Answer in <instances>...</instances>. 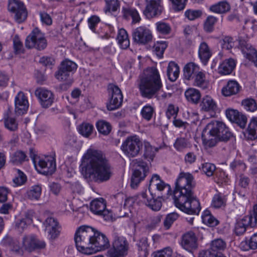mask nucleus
I'll return each instance as SVG.
<instances>
[{
  "label": "nucleus",
  "mask_w": 257,
  "mask_h": 257,
  "mask_svg": "<svg viewBox=\"0 0 257 257\" xmlns=\"http://www.w3.org/2000/svg\"><path fill=\"white\" fill-rule=\"evenodd\" d=\"M195 186L193 175L189 173L181 172L176 180L175 188L172 196L175 206L191 215H197L201 210L199 200L193 192Z\"/></svg>",
  "instance_id": "1"
},
{
  "label": "nucleus",
  "mask_w": 257,
  "mask_h": 257,
  "mask_svg": "<svg viewBox=\"0 0 257 257\" xmlns=\"http://www.w3.org/2000/svg\"><path fill=\"white\" fill-rule=\"evenodd\" d=\"M81 166L86 175L95 182H106L110 179L112 174L108 161L99 151L88 150L82 159Z\"/></svg>",
  "instance_id": "2"
},
{
  "label": "nucleus",
  "mask_w": 257,
  "mask_h": 257,
  "mask_svg": "<svg viewBox=\"0 0 257 257\" xmlns=\"http://www.w3.org/2000/svg\"><path fill=\"white\" fill-rule=\"evenodd\" d=\"M74 239L78 250L85 254L95 253L109 246L106 235L89 226H80L75 233Z\"/></svg>",
  "instance_id": "3"
},
{
  "label": "nucleus",
  "mask_w": 257,
  "mask_h": 257,
  "mask_svg": "<svg viewBox=\"0 0 257 257\" xmlns=\"http://www.w3.org/2000/svg\"><path fill=\"white\" fill-rule=\"evenodd\" d=\"M138 86L140 93L144 98L155 97L159 100H163L172 96L171 93L163 90V83L156 67L148 68L140 75Z\"/></svg>",
  "instance_id": "4"
},
{
  "label": "nucleus",
  "mask_w": 257,
  "mask_h": 257,
  "mask_svg": "<svg viewBox=\"0 0 257 257\" xmlns=\"http://www.w3.org/2000/svg\"><path fill=\"white\" fill-rule=\"evenodd\" d=\"M226 125L219 121H212L208 123L203 131L202 138L204 144L208 147H214Z\"/></svg>",
  "instance_id": "5"
},
{
  "label": "nucleus",
  "mask_w": 257,
  "mask_h": 257,
  "mask_svg": "<svg viewBox=\"0 0 257 257\" xmlns=\"http://www.w3.org/2000/svg\"><path fill=\"white\" fill-rule=\"evenodd\" d=\"M130 248L129 242L122 236L115 235L112 247L108 251V257H125Z\"/></svg>",
  "instance_id": "6"
},
{
  "label": "nucleus",
  "mask_w": 257,
  "mask_h": 257,
  "mask_svg": "<svg viewBox=\"0 0 257 257\" xmlns=\"http://www.w3.org/2000/svg\"><path fill=\"white\" fill-rule=\"evenodd\" d=\"M132 164L134 171L131 178V186L135 188L146 176L149 167L146 162L140 159L133 160Z\"/></svg>",
  "instance_id": "7"
},
{
  "label": "nucleus",
  "mask_w": 257,
  "mask_h": 257,
  "mask_svg": "<svg viewBox=\"0 0 257 257\" xmlns=\"http://www.w3.org/2000/svg\"><path fill=\"white\" fill-rule=\"evenodd\" d=\"M47 43L44 35L38 28H35L27 37L25 46L29 49L35 48L38 50H44Z\"/></svg>",
  "instance_id": "8"
},
{
  "label": "nucleus",
  "mask_w": 257,
  "mask_h": 257,
  "mask_svg": "<svg viewBox=\"0 0 257 257\" xmlns=\"http://www.w3.org/2000/svg\"><path fill=\"white\" fill-rule=\"evenodd\" d=\"M143 144L137 136L128 137L122 143L121 148L128 157H135L140 153Z\"/></svg>",
  "instance_id": "9"
},
{
  "label": "nucleus",
  "mask_w": 257,
  "mask_h": 257,
  "mask_svg": "<svg viewBox=\"0 0 257 257\" xmlns=\"http://www.w3.org/2000/svg\"><path fill=\"white\" fill-rule=\"evenodd\" d=\"M107 90L109 96V101L107 103V108L109 110L117 109L121 105L123 95L119 88L113 84L108 85Z\"/></svg>",
  "instance_id": "10"
},
{
  "label": "nucleus",
  "mask_w": 257,
  "mask_h": 257,
  "mask_svg": "<svg viewBox=\"0 0 257 257\" xmlns=\"http://www.w3.org/2000/svg\"><path fill=\"white\" fill-rule=\"evenodd\" d=\"M239 46L245 58L251 61L257 67V51L248 42V37L238 38Z\"/></svg>",
  "instance_id": "11"
},
{
  "label": "nucleus",
  "mask_w": 257,
  "mask_h": 257,
  "mask_svg": "<svg viewBox=\"0 0 257 257\" xmlns=\"http://www.w3.org/2000/svg\"><path fill=\"white\" fill-rule=\"evenodd\" d=\"M144 0H139V4L143 2ZM146 2V7L144 11V14L147 17H156L160 16L164 8L162 4V0H145Z\"/></svg>",
  "instance_id": "12"
},
{
  "label": "nucleus",
  "mask_w": 257,
  "mask_h": 257,
  "mask_svg": "<svg viewBox=\"0 0 257 257\" xmlns=\"http://www.w3.org/2000/svg\"><path fill=\"white\" fill-rule=\"evenodd\" d=\"M35 94L43 108H47L54 102L55 97L53 93L44 87H39L35 91Z\"/></svg>",
  "instance_id": "13"
},
{
  "label": "nucleus",
  "mask_w": 257,
  "mask_h": 257,
  "mask_svg": "<svg viewBox=\"0 0 257 257\" xmlns=\"http://www.w3.org/2000/svg\"><path fill=\"white\" fill-rule=\"evenodd\" d=\"M90 210L94 214L103 216L104 220H109L112 218V214L106 209V202L103 198H98L91 201Z\"/></svg>",
  "instance_id": "14"
},
{
  "label": "nucleus",
  "mask_w": 257,
  "mask_h": 257,
  "mask_svg": "<svg viewBox=\"0 0 257 257\" xmlns=\"http://www.w3.org/2000/svg\"><path fill=\"white\" fill-rule=\"evenodd\" d=\"M45 246V241L39 239L33 234L26 235L23 238V247L27 251L32 252L35 249L44 248Z\"/></svg>",
  "instance_id": "15"
},
{
  "label": "nucleus",
  "mask_w": 257,
  "mask_h": 257,
  "mask_svg": "<svg viewBox=\"0 0 257 257\" xmlns=\"http://www.w3.org/2000/svg\"><path fill=\"white\" fill-rule=\"evenodd\" d=\"M134 41L141 45L147 44L152 41L153 36L151 31L145 27H139L133 33Z\"/></svg>",
  "instance_id": "16"
},
{
  "label": "nucleus",
  "mask_w": 257,
  "mask_h": 257,
  "mask_svg": "<svg viewBox=\"0 0 257 257\" xmlns=\"http://www.w3.org/2000/svg\"><path fill=\"white\" fill-rule=\"evenodd\" d=\"M9 11L15 13V19L17 22H23L27 17V12L23 3L14 0L9 5Z\"/></svg>",
  "instance_id": "17"
},
{
  "label": "nucleus",
  "mask_w": 257,
  "mask_h": 257,
  "mask_svg": "<svg viewBox=\"0 0 257 257\" xmlns=\"http://www.w3.org/2000/svg\"><path fill=\"white\" fill-rule=\"evenodd\" d=\"M15 111L17 115L25 113L29 107V102L27 96L24 93L20 91L15 99Z\"/></svg>",
  "instance_id": "18"
},
{
  "label": "nucleus",
  "mask_w": 257,
  "mask_h": 257,
  "mask_svg": "<svg viewBox=\"0 0 257 257\" xmlns=\"http://www.w3.org/2000/svg\"><path fill=\"white\" fill-rule=\"evenodd\" d=\"M38 166L41 169V173L49 175H52L56 170V163L54 157L48 156L44 159H40Z\"/></svg>",
  "instance_id": "19"
},
{
  "label": "nucleus",
  "mask_w": 257,
  "mask_h": 257,
  "mask_svg": "<svg viewBox=\"0 0 257 257\" xmlns=\"http://www.w3.org/2000/svg\"><path fill=\"white\" fill-rule=\"evenodd\" d=\"M181 245L186 250L192 251L198 247L197 238L192 231L185 233L182 237Z\"/></svg>",
  "instance_id": "20"
},
{
  "label": "nucleus",
  "mask_w": 257,
  "mask_h": 257,
  "mask_svg": "<svg viewBox=\"0 0 257 257\" xmlns=\"http://www.w3.org/2000/svg\"><path fill=\"white\" fill-rule=\"evenodd\" d=\"M227 118L230 121L237 123L240 127L244 128L246 124V117L238 111L228 108L225 111Z\"/></svg>",
  "instance_id": "21"
},
{
  "label": "nucleus",
  "mask_w": 257,
  "mask_h": 257,
  "mask_svg": "<svg viewBox=\"0 0 257 257\" xmlns=\"http://www.w3.org/2000/svg\"><path fill=\"white\" fill-rule=\"evenodd\" d=\"M151 186L156 187L157 189L159 191H165L166 195H162V197L164 199L168 198L171 195V187L169 185L166 184L164 182L160 179V176L157 174L153 175L150 181L149 188Z\"/></svg>",
  "instance_id": "22"
},
{
  "label": "nucleus",
  "mask_w": 257,
  "mask_h": 257,
  "mask_svg": "<svg viewBox=\"0 0 257 257\" xmlns=\"http://www.w3.org/2000/svg\"><path fill=\"white\" fill-rule=\"evenodd\" d=\"M44 225L49 239L51 240L56 239L60 232L57 221L53 217H48L46 219Z\"/></svg>",
  "instance_id": "23"
},
{
  "label": "nucleus",
  "mask_w": 257,
  "mask_h": 257,
  "mask_svg": "<svg viewBox=\"0 0 257 257\" xmlns=\"http://www.w3.org/2000/svg\"><path fill=\"white\" fill-rule=\"evenodd\" d=\"M122 17L125 20L132 19L133 23H137L141 21V17L138 11L132 6L125 4L122 7Z\"/></svg>",
  "instance_id": "24"
},
{
  "label": "nucleus",
  "mask_w": 257,
  "mask_h": 257,
  "mask_svg": "<svg viewBox=\"0 0 257 257\" xmlns=\"http://www.w3.org/2000/svg\"><path fill=\"white\" fill-rule=\"evenodd\" d=\"M236 64V61L233 58L223 60L218 68V72L222 75H228L232 73Z\"/></svg>",
  "instance_id": "25"
},
{
  "label": "nucleus",
  "mask_w": 257,
  "mask_h": 257,
  "mask_svg": "<svg viewBox=\"0 0 257 257\" xmlns=\"http://www.w3.org/2000/svg\"><path fill=\"white\" fill-rule=\"evenodd\" d=\"M241 88L239 83L235 80H229L221 89L222 94L226 97L237 94Z\"/></svg>",
  "instance_id": "26"
},
{
  "label": "nucleus",
  "mask_w": 257,
  "mask_h": 257,
  "mask_svg": "<svg viewBox=\"0 0 257 257\" xmlns=\"http://www.w3.org/2000/svg\"><path fill=\"white\" fill-rule=\"evenodd\" d=\"M200 107L201 110L206 112H215L217 109L216 102L209 95H206L202 98Z\"/></svg>",
  "instance_id": "27"
},
{
  "label": "nucleus",
  "mask_w": 257,
  "mask_h": 257,
  "mask_svg": "<svg viewBox=\"0 0 257 257\" xmlns=\"http://www.w3.org/2000/svg\"><path fill=\"white\" fill-rule=\"evenodd\" d=\"M212 56V52L206 43H201L198 49V56L201 62L206 65Z\"/></svg>",
  "instance_id": "28"
},
{
  "label": "nucleus",
  "mask_w": 257,
  "mask_h": 257,
  "mask_svg": "<svg viewBox=\"0 0 257 257\" xmlns=\"http://www.w3.org/2000/svg\"><path fill=\"white\" fill-rule=\"evenodd\" d=\"M249 226L251 227V217L247 215L236 222L234 228L235 234L237 235L243 234Z\"/></svg>",
  "instance_id": "29"
},
{
  "label": "nucleus",
  "mask_w": 257,
  "mask_h": 257,
  "mask_svg": "<svg viewBox=\"0 0 257 257\" xmlns=\"http://www.w3.org/2000/svg\"><path fill=\"white\" fill-rule=\"evenodd\" d=\"M200 71L199 66L194 62L186 64L183 68V75L185 79L191 80Z\"/></svg>",
  "instance_id": "30"
},
{
  "label": "nucleus",
  "mask_w": 257,
  "mask_h": 257,
  "mask_svg": "<svg viewBox=\"0 0 257 257\" xmlns=\"http://www.w3.org/2000/svg\"><path fill=\"white\" fill-rule=\"evenodd\" d=\"M72 75L73 74L60 67L55 74V77L57 80L64 82L65 84L68 86L71 85L73 82Z\"/></svg>",
  "instance_id": "31"
},
{
  "label": "nucleus",
  "mask_w": 257,
  "mask_h": 257,
  "mask_svg": "<svg viewBox=\"0 0 257 257\" xmlns=\"http://www.w3.org/2000/svg\"><path fill=\"white\" fill-rule=\"evenodd\" d=\"M191 80H193V85L195 86L200 87L203 89L208 87L209 83L206 79V75L204 72L201 70Z\"/></svg>",
  "instance_id": "32"
},
{
  "label": "nucleus",
  "mask_w": 257,
  "mask_h": 257,
  "mask_svg": "<svg viewBox=\"0 0 257 257\" xmlns=\"http://www.w3.org/2000/svg\"><path fill=\"white\" fill-rule=\"evenodd\" d=\"M230 10L229 4L226 1L219 2L211 6L209 10L213 13L217 14H223L228 12Z\"/></svg>",
  "instance_id": "33"
},
{
  "label": "nucleus",
  "mask_w": 257,
  "mask_h": 257,
  "mask_svg": "<svg viewBox=\"0 0 257 257\" xmlns=\"http://www.w3.org/2000/svg\"><path fill=\"white\" fill-rule=\"evenodd\" d=\"M179 74V67L178 65L174 62H170L167 68V76L169 79L174 82L178 77Z\"/></svg>",
  "instance_id": "34"
},
{
  "label": "nucleus",
  "mask_w": 257,
  "mask_h": 257,
  "mask_svg": "<svg viewBox=\"0 0 257 257\" xmlns=\"http://www.w3.org/2000/svg\"><path fill=\"white\" fill-rule=\"evenodd\" d=\"M185 95L188 101L195 104L198 102L201 97L200 91L193 88H190L186 90Z\"/></svg>",
  "instance_id": "35"
},
{
  "label": "nucleus",
  "mask_w": 257,
  "mask_h": 257,
  "mask_svg": "<svg viewBox=\"0 0 257 257\" xmlns=\"http://www.w3.org/2000/svg\"><path fill=\"white\" fill-rule=\"evenodd\" d=\"M117 40L118 43L122 49H125L130 46V40L127 33L123 29L119 30Z\"/></svg>",
  "instance_id": "36"
},
{
  "label": "nucleus",
  "mask_w": 257,
  "mask_h": 257,
  "mask_svg": "<svg viewBox=\"0 0 257 257\" xmlns=\"http://www.w3.org/2000/svg\"><path fill=\"white\" fill-rule=\"evenodd\" d=\"M5 127L11 132L16 131L18 128V124L16 119L9 116L8 113L5 114L2 119Z\"/></svg>",
  "instance_id": "37"
},
{
  "label": "nucleus",
  "mask_w": 257,
  "mask_h": 257,
  "mask_svg": "<svg viewBox=\"0 0 257 257\" xmlns=\"http://www.w3.org/2000/svg\"><path fill=\"white\" fill-rule=\"evenodd\" d=\"M226 247V242L221 238H217L212 241L209 250L212 252H221L225 250Z\"/></svg>",
  "instance_id": "38"
},
{
  "label": "nucleus",
  "mask_w": 257,
  "mask_h": 257,
  "mask_svg": "<svg viewBox=\"0 0 257 257\" xmlns=\"http://www.w3.org/2000/svg\"><path fill=\"white\" fill-rule=\"evenodd\" d=\"M96 126L98 132L104 136L108 135L111 131V124L104 120H98L96 123Z\"/></svg>",
  "instance_id": "39"
},
{
  "label": "nucleus",
  "mask_w": 257,
  "mask_h": 257,
  "mask_svg": "<svg viewBox=\"0 0 257 257\" xmlns=\"http://www.w3.org/2000/svg\"><path fill=\"white\" fill-rule=\"evenodd\" d=\"M227 199L225 196L219 193L215 195L212 200L211 206L215 208L224 207Z\"/></svg>",
  "instance_id": "40"
},
{
  "label": "nucleus",
  "mask_w": 257,
  "mask_h": 257,
  "mask_svg": "<svg viewBox=\"0 0 257 257\" xmlns=\"http://www.w3.org/2000/svg\"><path fill=\"white\" fill-rule=\"evenodd\" d=\"M27 156L25 152L17 151L12 154L10 162L14 165H20L26 160Z\"/></svg>",
  "instance_id": "41"
},
{
  "label": "nucleus",
  "mask_w": 257,
  "mask_h": 257,
  "mask_svg": "<svg viewBox=\"0 0 257 257\" xmlns=\"http://www.w3.org/2000/svg\"><path fill=\"white\" fill-rule=\"evenodd\" d=\"M248 138L253 140L257 139V118H252L247 128Z\"/></svg>",
  "instance_id": "42"
},
{
  "label": "nucleus",
  "mask_w": 257,
  "mask_h": 257,
  "mask_svg": "<svg viewBox=\"0 0 257 257\" xmlns=\"http://www.w3.org/2000/svg\"><path fill=\"white\" fill-rule=\"evenodd\" d=\"M93 128L92 124L88 122H83L79 125L78 132L83 137L88 138L92 135Z\"/></svg>",
  "instance_id": "43"
},
{
  "label": "nucleus",
  "mask_w": 257,
  "mask_h": 257,
  "mask_svg": "<svg viewBox=\"0 0 257 257\" xmlns=\"http://www.w3.org/2000/svg\"><path fill=\"white\" fill-rule=\"evenodd\" d=\"M42 188L41 186L34 185L27 192V197L31 200H38L41 196Z\"/></svg>",
  "instance_id": "44"
},
{
  "label": "nucleus",
  "mask_w": 257,
  "mask_h": 257,
  "mask_svg": "<svg viewBox=\"0 0 257 257\" xmlns=\"http://www.w3.org/2000/svg\"><path fill=\"white\" fill-rule=\"evenodd\" d=\"M202 220L204 223L211 227L215 226L218 224V221L208 210L204 212L202 215Z\"/></svg>",
  "instance_id": "45"
},
{
  "label": "nucleus",
  "mask_w": 257,
  "mask_h": 257,
  "mask_svg": "<svg viewBox=\"0 0 257 257\" xmlns=\"http://www.w3.org/2000/svg\"><path fill=\"white\" fill-rule=\"evenodd\" d=\"M59 67L73 74L77 69V65L75 62L65 59L61 62Z\"/></svg>",
  "instance_id": "46"
},
{
  "label": "nucleus",
  "mask_w": 257,
  "mask_h": 257,
  "mask_svg": "<svg viewBox=\"0 0 257 257\" xmlns=\"http://www.w3.org/2000/svg\"><path fill=\"white\" fill-rule=\"evenodd\" d=\"M174 146L177 151H182L184 149L190 148L191 144L187 140L183 138H180L176 140Z\"/></svg>",
  "instance_id": "47"
},
{
  "label": "nucleus",
  "mask_w": 257,
  "mask_h": 257,
  "mask_svg": "<svg viewBox=\"0 0 257 257\" xmlns=\"http://www.w3.org/2000/svg\"><path fill=\"white\" fill-rule=\"evenodd\" d=\"M216 169L215 165L210 163H203L202 164L201 167L200 168V169L207 177L212 176L215 172Z\"/></svg>",
  "instance_id": "48"
},
{
  "label": "nucleus",
  "mask_w": 257,
  "mask_h": 257,
  "mask_svg": "<svg viewBox=\"0 0 257 257\" xmlns=\"http://www.w3.org/2000/svg\"><path fill=\"white\" fill-rule=\"evenodd\" d=\"M157 32L162 35H168L171 31L170 25L163 22H159L156 24Z\"/></svg>",
  "instance_id": "49"
},
{
  "label": "nucleus",
  "mask_w": 257,
  "mask_h": 257,
  "mask_svg": "<svg viewBox=\"0 0 257 257\" xmlns=\"http://www.w3.org/2000/svg\"><path fill=\"white\" fill-rule=\"evenodd\" d=\"M230 168L236 173H241L245 171L246 165L241 160H235L230 164Z\"/></svg>",
  "instance_id": "50"
},
{
  "label": "nucleus",
  "mask_w": 257,
  "mask_h": 257,
  "mask_svg": "<svg viewBox=\"0 0 257 257\" xmlns=\"http://www.w3.org/2000/svg\"><path fill=\"white\" fill-rule=\"evenodd\" d=\"M218 19L217 18L209 16L207 17L204 23V29L205 31L210 33L213 31L215 24L217 22Z\"/></svg>",
  "instance_id": "51"
},
{
  "label": "nucleus",
  "mask_w": 257,
  "mask_h": 257,
  "mask_svg": "<svg viewBox=\"0 0 257 257\" xmlns=\"http://www.w3.org/2000/svg\"><path fill=\"white\" fill-rule=\"evenodd\" d=\"M154 112L155 110L154 107L150 105L144 106L141 110L142 117L148 121L151 119Z\"/></svg>",
  "instance_id": "52"
},
{
  "label": "nucleus",
  "mask_w": 257,
  "mask_h": 257,
  "mask_svg": "<svg viewBox=\"0 0 257 257\" xmlns=\"http://www.w3.org/2000/svg\"><path fill=\"white\" fill-rule=\"evenodd\" d=\"M167 46L168 45L165 41H160L156 43L154 46V49L156 54L159 57L161 58Z\"/></svg>",
  "instance_id": "53"
},
{
  "label": "nucleus",
  "mask_w": 257,
  "mask_h": 257,
  "mask_svg": "<svg viewBox=\"0 0 257 257\" xmlns=\"http://www.w3.org/2000/svg\"><path fill=\"white\" fill-rule=\"evenodd\" d=\"M157 150L153 148L149 143H145L144 156L146 158L152 160Z\"/></svg>",
  "instance_id": "54"
},
{
  "label": "nucleus",
  "mask_w": 257,
  "mask_h": 257,
  "mask_svg": "<svg viewBox=\"0 0 257 257\" xmlns=\"http://www.w3.org/2000/svg\"><path fill=\"white\" fill-rule=\"evenodd\" d=\"M106 6L104 9L105 13L116 11L119 6L118 0H105Z\"/></svg>",
  "instance_id": "55"
},
{
  "label": "nucleus",
  "mask_w": 257,
  "mask_h": 257,
  "mask_svg": "<svg viewBox=\"0 0 257 257\" xmlns=\"http://www.w3.org/2000/svg\"><path fill=\"white\" fill-rule=\"evenodd\" d=\"M242 104L245 109L249 111H254L257 109V104L254 100L247 99L242 101Z\"/></svg>",
  "instance_id": "56"
},
{
  "label": "nucleus",
  "mask_w": 257,
  "mask_h": 257,
  "mask_svg": "<svg viewBox=\"0 0 257 257\" xmlns=\"http://www.w3.org/2000/svg\"><path fill=\"white\" fill-rule=\"evenodd\" d=\"M178 218V215L176 213L173 212L168 214L164 221L165 227L166 229H169Z\"/></svg>",
  "instance_id": "57"
},
{
  "label": "nucleus",
  "mask_w": 257,
  "mask_h": 257,
  "mask_svg": "<svg viewBox=\"0 0 257 257\" xmlns=\"http://www.w3.org/2000/svg\"><path fill=\"white\" fill-rule=\"evenodd\" d=\"M233 134L230 131L229 128L226 126L223 130L222 134L218 139V141L226 142L229 140L233 139Z\"/></svg>",
  "instance_id": "58"
},
{
  "label": "nucleus",
  "mask_w": 257,
  "mask_h": 257,
  "mask_svg": "<svg viewBox=\"0 0 257 257\" xmlns=\"http://www.w3.org/2000/svg\"><path fill=\"white\" fill-rule=\"evenodd\" d=\"M173 9L177 11L183 10L185 8L187 0H169Z\"/></svg>",
  "instance_id": "59"
},
{
  "label": "nucleus",
  "mask_w": 257,
  "mask_h": 257,
  "mask_svg": "<svg viewBox=\"0 0 257 257\" xmlns=\"http://www.w3.org/2000/svg\"><path fill=\"white\" fill-rule=\"evenodd\" d=\"M172 249L170 247H167L163 249L157 251L154 253V257H171L172 254Z\"/></svg>",
  "instance_id": "60"
},
{
  "label": "nucleus",
  "mask_w": 257,
  "mask_h": 257,
  "mask_svg": "<svg viewBox=\"0 0 257 257\" xmlns=\"http://www.w3.org/2000/svg\"><path fill=\"white\" fill-rule=\"evenodd\" d=\"M10 76L5 71L0 70V88H6L9 84Z\"/></svg>",
  "instance_id": "61"
},
{
  "label": "nucleus",
  "mask_w": 257,
  "mask_h": 257,
  "mask_svg": "<svg viewBox=\"0 0 257 257\" xmlns=\"http://www.w3.org/2000/svg\"><path fill=\"white\" fill-rule=\"evenodd\" d=\"M214 181L217 183H223L227 181V176L222 170H217L214 173Z\"/></svg>",
  "instance_id": "62"
},
{
  "label": "nucleus",
  "mask_w": 257,
  "mask_h": 257,
  "mask_svg": "<svg viewBox=\"0 0 257 257\" xmlns=\"http://www.w3.org/2000/svg\"><path fill=\"white\" fill-rule=\"evenodd\" d=\"M202 14L200 10H187L185 12V16L190 20H194L199 18Z\"/></svg>",
  "instance_id": "63"
},
{
  "label": "nucleus",
  "mask_w": 257,
  "mask_h": 257,
  "mask_svg": "<svg viewBox=\"0 0 257 257\" xmlns=\"http://www.w3.org/2000/svg\"><path fill=\"white\" fill-rule=\"evenodd\" d=\"M198 257H226L221 252H212L210 250L200 252Z\"/></svg>",
  "instance_id": "64"
}]
</instances>
